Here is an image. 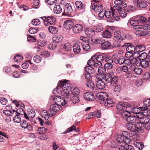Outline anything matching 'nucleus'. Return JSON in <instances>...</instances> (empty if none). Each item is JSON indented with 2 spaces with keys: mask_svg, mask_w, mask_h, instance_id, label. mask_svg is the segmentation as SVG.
<instances>
[{
  "mask_svg": "<svg viewBox=\"0 0 150 150\" xmlns=\"http://www.w3.org/2000/svg\"><path fill=\"white\" fill-rule=\"evenodd\" d=\"M53 11L54 13L59 14L62 11V8L59 4H56L53 8Z\"/></svg>",
  "mask_w": 150,
  "mask_h": 150,
  "instance_id": "27",
  "label": "nucleus"
},
{
  "mask_svg": "<svg viewBox=\"0 0 150 150\" xmlns=\"http://www.w3.org/2000/svg\"><path fill=\"white\" fill-rule=\"evenodd\" d=\"M148 120V121H149V118L147 117H142L140 119H137V120H138L139 122L140 123H141L142 125L144 124L146 122V120Z\"/></svg>",
  "mask_w": 150,
  "mask_h": 150,
  "instance_id": "60",
  "label": "nucleus"
},
{
  "mask_svg": "<svg viewBox=\"0 0 150 150\" xmlns=\"http://www.w3.org/2000/svg\"><path fill=\"white\" fill-rule=\"evenodd\" d=\"M73 49L74 52L76 54H79L81 52L80 47L77 43H75L74 45Z\"/></svg>",
  "mask_w": 150,
  "mask_h": 150,
  "instance_id": "32",
  "label": "nucleus"
},
{
  "mask_svg": "<svg viewBox=\"0 0 150 150\" xmlns=\"http://www.w3.org/2000/svg\"><path fill=\"white\" fill-rule=\"evenodd\" d=\"M49 32L52 34H55L58 32V29L57 28L52 26H50L48 28Z\"/></svg>",
  "mask_w": 150,
  "mask_h": 150,
  "instance_id": "39",
  "label": "nucleus"
},
{
  "mask_svg": "<svg viewBox=\"0 0 150 150\" xmlns=\"http://www.w3.org/2000/svg\"><path fill=\"white\" fill-rule=\"evenodd\" d=\"M127 6L126 4L123 2L120 6H114L113 7V9L114 10H116V12H117L118 10H124L123 8H125Z\"/></svg>",
  "mask_w": 150,
  "mask_h": 150,
  "instance_id": "33",
  "label": "nucleus"
},
{
  "mask_svg": "<svg viewBox=\"0 0 150 150\" xmlns=\"http://www.w3.org/2000/svg\"><path fill=\"white\" fill-rule=\"evenodd\" d=\"M118 13H119L120 16L122 18L125 17L127 15V13L125 12V11L123 10H118Z\"/></svg>",
  "mask_w": 150,
  "mask_h": 150,
  "instance_id": "58",
  "label": "nucleus"
},
{
  "mask_svg": "<svg viewBox=\"0 0 150 150\" xmlns=\"http://www.w3.org/2000/svg\"><path fill=\"white\" fill-rule=\"evenodd\" d=\"M111 10L112 11V16L116 21H118L120 19V17L118 15H117L115 13V12L116 11V10H113V8H111Z\"/></svg>",
  "mask_w": 150,
  "mask_h": 150,
  "instance_id": "52",
  "label": "nucleus"
},
{
  "mask_svg": "<svg viewBox=\"0 0 150 150\" xmlns=\"http://www.w3.org/2000/svg\"><path fill=\"white\" fill-rule=\"evenodd\" d=\"M110 57L107 53H103L101 54H96L93 56L88 62L89 66L98 68L103 65L102 63H104Z\"/></svg>",
  "mask_w": 150,
  "mask_h": 150,
  "instance_id": "2",
  "label": "nucleus"
},
{
  "mask_svg": "<svg viewBox=\"0 0 150 150\" xmlns=\"http://www.w3.org/2000/svg\"><path fill=\"white\" fill-rule=\"evenodd\" d=\"M76 8L77 10L80 11L81 12H83L85 10V5L80 1H78L75 3Z\"/></svg>",
  "mask_w": 150,
  "mask_h": 150,
  "instance_id": "18",
  "label": "nucleus"
},
{
  "mask_svg": "<svg viewBox=\"0 0 150 150\" xmlns=\"http://www.w3.org/2000/svg\"><path fill=\"white\" fill-rule=\"evenodd\" d=\"M95 31L96 32L99 33L102 31L103 28L102 25L99 24L95 27Z\"/></svg>",
  "mask_w": 150,
  "mask_h": 150,
  "instance_id": "49",
  "label": "nucleus"
},
{
  "mask_svg": "<svg viewBox=\"0 0 150 150\" xmlns=\"http://www.w3.org/2000/svg\"><path fill=\"white\" fill-rule=\"evenodd\" d=\"M73 9L70 3H67L65 5L64 12L62 13L63 16H69L72 12Z\"/></svg>",
  "mask_w": 150,
  "mask_h": 150,
  "instance_id": "11",
  "label": "nucleus"
},
{
  "mask_svg": "<svg viewBox=\"0 0 150 150\" xmlns=\"http://www.w3.org/2000/svg\"><path fill=\"white\" fill-rule=\"evenodd\" d=\"M149 53L148 54V55L145 52H143L140 54L139 53H137V55L139 56H137L139 58L140 60L141 61L142 60H146V59L150 57V54Z\"/></svg>",
  "mask_w": 150,
  "mask_h": 150,
  "instance_id": "25",
  "label": "nucleus"
},
{
  "mask_svg": "<svg viewBox=\"0 0 150 150\" xmlns=\"http://www.w3.org/2000/svg\"><path fill=\"white\" fill-rule=\"evenodd\" d=\"M94 33V31L91 28H88L85 30V34L88 37H90L93 35Z\"/></svg>",
  "mask_w": 150,
  "mask_h": 150,
  "instance_id": "30",
  "label": "nucleus"
},
{
  "mask_svg": "<svg viewBox=\"0 0 150 150\" xmlns=\"http://www.w3.org/2000/svg\"><path fill=\"white\" fill-rule=\"evenodd\" d=\"M147 21V19L144 16H141L139 18V19L138 20V22L139 23H145V22H146Z\"/></svg>",
  "mask_w": 150,
  "mask_h": 150,
  "instance_id": "59",
  "label": "nucleus"
},
{
  "mask_svg": "<svg viewBox=\"0 0 150 150\" xmlns=\"http://www.w3.org/2000/svg\"><path fill=\"white\" fill-rule=\"evenodd\" d=\"M46 132V129L44 127H39L37 132L40 134H42Z\"/></svg>",
  "mask_w": 150,
  "mask_h": 150,
  "instance_id": "53",
  "label": "nucleus"
},
{
  "mask_svg": "<svg viewBox=\"0 0 150 150\" xmlns=\"http://www.w3.org/2000/svg\"><path fill=\"white\" fill-rule=\"evenodd\" d=\"M141 110L144 112V115L145 116H150V109L147 107H140Z\"/></svg>",
  "mask_w": 150,
  "mask_h": 150,
  "instance_id": "35",
  "label": "nucleus"
},
{
  "mask_svg": "<svg viewBox=\"0 0 150 150\" xmlns=\"http://www.w3.org/2000/svg\"><path fill=\"white\" fill-rule=\"evenodd\" d=\"M62 108L59 104L55 103L52 105L50 107V110L48 111L49 116L50 117L54 115L57 111L61 110Z\"/></svg>",
  "mask_w": 150,
  "mask_h": 150,
  "instance_id": "5",
  "label": "nucleus"
},
{
  "mask_svg": "<svg viewBox=\"0 0 150 150\" xmlns=\"http://www.w3.org/2000/svg\"><path fill=\"white\" fill-rule=\"evenodd\" d=\"M94 3L91 6V9L96 13L99 12L102 9V6L100 4L98 0H92Z\"/></svg>",
  "mask_w": 150,
  "mask_h": 150,
  "instance_id": "8",
  "label": "nucleus"
},
{
  "mask_svg": "<svg viewBox=\"0 0 150 150\" xmlns=\"http://www.w3.org/2000/svg\"><path fill=\"white\" fill-rule=\"evenodd\" d=\"M133 3L135 6L140 8H144L147 6V4L144 1L141 0H134Z\"/></svg>",
  "mask_w": 150,
  "mask_h": 150,
  "instance_id": "10",
  "label": "nucleus"
},
{
  "mask_svg": "<svg viewBox=\"0 0 150 150\" xmlns=\"http://www.w3.org/2000/svg\"><path fill=\"white\" fill-rule=\"evenodd\" d=\"M105 62L106 63L104 64L105 69H110L113 68L112 63L113 62V59L110 56Z\"/></svg>",
  "mask_w": 150,
  "mask_h": 150,
  "instance_id": "12",
  "label": "nucleus"
},
{
  "mask_svg": "<svg viewBox=\"0 0 150 150\" xmlns=\"http://www.w3.org/2000/svg\"><path fill=\"white\" fill-rule=\"evenodd\" d=\"M21 127L24 129H26L29 132L33 130V127L30 123L28 122L25 120H22L21 122Z\"/></svg>",
  "mask_w": 150,
  "mask_h": 150,
  "instance_id": "9",
  "label": "nucleus"
},
{
  "mask_svg": "<svg viewBox=\"0 0 150 150\" xmlns=\"http://www.w3.org/2000/svg\"><path fill=\"white\" fill-rule=\"evenodd\" d=\"M111 45L110 42L106 41L101 44L100 47L102 50H106L109 49Z\"/></svg>",
  "mask_w": 150,
  "mask_h": 150,
  "instance_id": "26",
  "label": "nucleus"
},
{
  "mask_svg": "<svg viewBox=\"0 0 150 150\" xmlns=\"http://www.w3.org/2000/svg\"><path fill=\"white\" fill-rule=\"evenodd\" d=\"M86 84L87 87L88 88L91 89L92 90H94L95 85L91 81H88L86 82Z\"/></svg>",
  "mask_w": 150,
  "mask_h": 150,
  "instance_id": "45",
  "label": "nucleus"
},
{
  "mask_svg": "<svg viewBox=\"0 0 150 150\" xmlns=\"http://www.w3.org/2000/svg\"><path fill=\"white\" fill-rule=\"evenodd\" d=\"M95 80L96 85L98 88L102 90L105 88V84L103 81L98 79L97 77Z\"/></svg>",
  "mask_w": 150,
  "mask_h": 150,
  "instance_id": "15",
  "label": "nucleus"
},
{
  "mask_svg": "<svg viewBox=\"0 0 150 150\" xmlns=\"http://www.w3.org/2000/svg\"><path fill=\"white\" fill-rule=\"evenodd\" d=\"M63 39V37L61 35H55L52 38L53 41L55 43L61 42Z\"/></svg>",
  "mask_w": 150,
  "mask_h": 150,
  "instance_id": "29",
  "label": "nucleus"
},
{
  "mask_svg": "<svg viewBox=\"0 0 150 150\" xmlns=\"http://www.w3.org/2000/svg\"><path fill=\"white\" fill-rule=\"evenodd\" d=\"M97 101L100 104L104 103L105 100V97L101 93H98L97 95Z\"/></svg>",
  "mask_w": 150,
  "mask_h": 150,
  "instance_id": "34",
  "label": "nucleus"
},
{
  "mask_svg": "<svg viewBox=\"0 0 150 150\" xmlns=\"http://www.w3.org/2000/svg\"><path fill=\"white\" fill-rule=\"evenodd\" d=\"M69 98L70 99L73 103H76L79 101V99L78 96H75L74 95H69Z\"/></svg>",
  "mask_w": 150,
  "mask_h": 150,
  "instance_id": "23",
  "label": "nucleus"
},
{
  "mask_svg": "<svg viewBox=\"0 0 150 150\" xmlns=\"http://www.w3.org/2000/svg\"><path fill=\"white\" fill-rule=\"evenodd\" d=\"M72 93L70 95H74L75 96H78L80 93V90L78 88L75 87L73 90L71 91Z\"/></svg>",
  "mask_w": 150,
  "mask_h": 150,
  "instance_id": "47",
  "label": "nucleus"
},
{
  "mask_svg": "<svg viewBox=\"0 0 150 150\" xmlns=\"http://www.w3.org/2000/svg\"><path fill=\"white\" fill-rule=\"evenodd\" d=\"M134 144L135 146L139 150H142L144 147V144L142 143L135 142Z\"/></svg>",
  "mask_w": 150,
  "mask_h": 150,
  "instance_id": "46",
  "label": "nucleus"
},
{
  "mask_svg": "<svg viewBox=\"0 0 150 150\" xmlns=\"http://www.w3.org/2000/svg\"><path fill=\"white\" fill-rule=\"evenodd\" d=\"M124 45L127 47L126 49L127 51L125 54L126 57H127V55H128L129 53L131 54L130 56L133 55L136 57L135 56V54H136V47H135L132 45V44L130 43H125Z\"/></svg>",
  "mask_w": 150,
  "mask_h": 150,
  "instance_id": "6",
  "label": "nucleus"
},
{
  "mask_svg": "<svg viewBox=\"0 0 150 150\" xmlns=\"http://www.w3.org/2000/svg\"><path fill=\"white\" fill-rule=\"evenodd\" d=\"M135 29H143L144 30H150V25L145 23H143L141 25L135 26L134 27Z\"/></svg>",
  "mask_w": 150,
  "mask_h": 150,
  "instance_id": "24",
  "label": "nucleus"
},
{
  "mask_svg": "<svg viewBox=\"0 0 150 150\" xmlns=\"http://www.w3.org/2000/svg\"><path fill=\"white\" fill-rule=\"evenodd\" d=\"M142 124L139 122H137L135 123L134 125L136 129V131H137L139 132L143 129V125H142Z\"/></svg>",
  "mask_w": 150,
  "mask_h": 150,
  "instance_id": "42",
  "label": "nucleus"
},
{
  "mask_svg": "<svg viewBox=\"0 0 150 150\" xmlns=\"http://www.w3.org/2000/svg\"><path fill=\"white\" fill-rule=\"evenodd\" d=\"M23 58L21 55H16L14 58V60L16 62H20L22 60Z\"/></svg>",
  "mask_w": 150,
  "mask_h": 150,
  "instance_id": "54",
  "label": "nucleus"
},
{
  "mask_svg": "<svg viewBox=\"0 0 150 150\" xmlns=\"http://www.w3.org/2000/svg\"><path fill=\"white\" fill-rule=\"evenodd\" d=\"M127 60H126L125 57L122 56L119 57V59L117 60H115V63L116 64H122L124 63L125 64Z\"/></svg>",
  "mask_w": 150,
  "mask_h": 150,
  "instance_id": "36",
  "label": "nucleus"
},
{
  "mask_svg": "<svg viewBox=\"0 0 150 150\" xmlns=\"http://www.w3.org/2000/svg\"><path fill=\"white\" fill-rule=\"evenodd\" d=\"M139 65L143 68H146L148 67H150V57L146 59V60H140Z\"/></svg>",
  "mask_w": 150,
  "mask_h": 150,
  "instance_id": "16",
  "label": "nucleus"
},
{
  "mask_svg": "<svg viewBox=\"0 0 150 150\" xmlns=\"http://www.w3.org/2000/svg\"><path fill=\"white\" fill-rule=\"evenodd\" d=\"M139 22H138V20H132L130 21V23L133 26V28L134 30L138 29H135L134 27V26L137 25H137L139 23Z\"/></svg>",
  "mask_w": 150,
  "mask_h": 150,
  "instance_id": "50",
  "label": "nucleus"
},
{
  "mask_svg": "<svg viewBox=\"0 0 150 150\" xmlns=\"http://www.w3.org/2000/svg\"><path fill=\"white\" fill-rule=\"evenodd\" d=\"M131 70L133 71L134 74L136 75H140L143 72V70L141 68L135 67L134 66H131L130 68Z\"/></svg>",
  "mask_w": 150,
  "mask_h": 150,
  "instance_id": "21",
  "label": "nucleus"
},
{
  "mask_svg": "<svg viewBox=\"0 0 150 150\" xmlns=\"http://www.w3.org/2000/svg\"><path fill=\"white\" fill-rule=\"evenodd\" d=\"M98 74L101 76H103L105 74V70L103 68L100 67H98Z\"/></svg>",
  "mask_w": 150,
  "mask_h": 150,
  "instance_id": "48",
  "label": "nucleus"
},
{
  "mask_svg": "<svg viewBox=\"0 0 150 150\" xmlns=\"http://www.w3.org/2000/svg\"><path fill=\"white\" fill-rule=\"evenodd\" d=\"M122 115L127 122L131 124L134 123L137 120L136 116L132 115L130 113L127 111H123L122 113Z\"/></svg>",
  "mask_w": 150,
  "mask_h": 150,
  "instance_id": "4",
  "label": "nucleus"
},
{
  "mask_svg": "<svg viewBox=\"0 0 150 150\" xmlns=\"http://www.w3.org/2000/svg\"><path fill=\"white\" fill-rule=\"evenodd\" d=\"M14 121L16 123H20L21 122V118L18 115H16L13 118Z\"/></svg>",
  "mask_w": 150,
  "mask_h": 150,
  "instance_id": "57",
  "label": "nucleus"
},
{
  "mask_svg": "<svg viewBox=\"0 0 150 150\" xmlns=\"http://www.w3.org/2000/svg\"><path fill=\"white\" fill-rule=\"evenodd\" d=\"M67 81L65 80L64 81H61L58 83V85L57 88L54 89L53 91L54 93L57 92H59L60 89L62 88V90H60L61 94L63 95L65 98L61 99L60 96H56L53 98V100L55 102V103L59 104V105H62L64 106H67L68 103L67 102L68 101L67 99L69 98V90H70L71 86L70 85L67 83Z\"/></svg>",
  "mask_w": 150,
  "mask_h": 150,
  "instance_id": "1",
  "label": "nucleus"
},
{
  "mask_svg": "<svg viewBox=\"0 0 150 150\" xmlns=\"http://www.w3.org/2000/svg\"><path fill=\"white\" fill-rule=\"evenodd\" d=\"M50 53L48 51L43 50L42 52L40 54V55L45 57H47L50 56Z\"/></svg>",
  "mask_w": 150,
  "mask_h": 150,
  "instance_id": "56",
  "label": "nucleus"
},
{
  "mask_svg": "<svg viewBox=\"0 0 150 150\" xmlns=\"http://www.w3.org/2000/svg\"><path fill=\"white\" fill-rule=\"evenodd\" d=\"M86 72L90 74H93L95 73L94 69L91 67L87 66L85 68Z\"/></svg>",
  "mask_w": 150,
  "mask_h": 150,
  "instance_id": "44",
  "label": "nucleus"
},
{
  "mask_svg": "<svg viewBox=\"0 0 150 150\" xmlns=\"http://www.w3.org/2000/svg\"><path fill=\"white\" fill-rule=\"evenodd\" d=\"M74 24L73 21L70 20H68L65 21L64 23V28L67 30H69L72 28Z\"/></svg>",
  "mask_w": 150,
  "mask_h": 150,
  "instance_id": "19",
  "label": "nucleus"
},
{
  "mask_svg": "<svg viewBox=\"0 0 150 150\" xmlns=\"http://www.w3.org/2000/svg\"><path fill=\"white\" fill-rule=\"evenodd\" d=\"M44 23V25L48 26L49 24L54 25L56 23L55 18L53 16H43L41 17Z\"/></svg>",
  "mask_w": 150,
  "mask_h": 150,
  "instance_id": "7",
  "label": "nucleus"
},
{
  "mask_svg": "<svg viewBox=\"0 0 150 150\" xmlns=\"http://www.w3.org/2000/svg\"><path fill=\"white\" fill-rule=\"evenodd\" d=\"M146 49V47L144 45H137L136 46V53H139L142 52Z\"/></svg>",
  "mask_w": 150,
  "mask_h": 150,
  "instance_id": "28",
  "label": "nucleus"
},
{
  "mask_svg": "<svg viewBox=\"0 0 150 150\" xmlns=\"http://www.w3.org/2000/svg\"><path fill=\"white\" fill-rule=\"evenodd\" d=\"M56 43L53 42L50 43L48 46V48L51 50H53L56 47Z\"/></svg>",
  "mask_w": 150,
  "mask_h": 150,
  "instance_id": "55",
  "label": "nucleus"
},
{
  "mask_svg": "<svg viewBox=\"0 0 150 150\" xmlns=\"http://www.w3.org/2000/svg\"><path fill=\"white\" fill-rule=\"evenodd\" d=\"M143 127L146 130H149L150 129V123L146 121V122L143 125Z\"/></svg>",
  "mask_w": 150,
  "mask_h": 150,
  "instance_id": "64",
  "label": "nucleus"
},
{
  "mask_svg": "<svg viewBox=\"0 0 150 150\" xmlns=\"http://www.w3.org/2000/svg\"><path fill=\"white\" fill-rule=\"evenodd\" d=\"M28 113V116L31 118L34 117L35 115V111L33 110H31Z\"/></svg>",
  "mask_w": 150,
  "mask_h": 150,
  "instance_id": "61",
  "label": "nucleus"
},
{
  "mask_svg": "<svg viewBox=\"0 0 150 150\" xmlns=\"http://www.w3.org/2000/svg\"><path fill=\"white\" fill-rule=\"evenodd\" d=\"M142 29L139 28L138 29L135 30L134 33L139 36H147L148 33H147V31L146 30H141Z\"/></svg>",
  "mask_w": 150,
  "mask_h": 150,
  "instance_id": "20",
  "label": "nucleus"
},
{
  "mask_svg": "<svg viewBox=\"0 0 150 150\" xmlns=\"http://www.w3.org/2000/svg\"><path fill=\"white\" fill-rule=\"evenodd\" d=\"M31 23L33 25H38L40 23V21L38 19H35L33 20Z\"/></svg>",
  "mask_w": 150,
  "mask_h": 150,
  "instance_id": "63",
  "label": "nucleus"
},
{
  "mask_svg": "<svg viewBox=\"0 0 150 150\" xmlns=\"http://www.w3.org/2000/svg\"><path fill=\"white\" fill-rule=\"evenodd\" d=\"M84 98L86 100L93 101L94 100L95 98L94 94L90 92H87L84 94Z\"/></svg>",
  "mask_w": 150,
  "mask_h": 150,
  "instance_id": "14",
  "label": "nucleus"
},
{
  "mask_svg": "<svg viewBox=\"0 0 150 150\" xmlns=\"http://www.w3.org/2000/svg\"><path fill=\"white\" fill-rule=\"evenodd\" d=\"M126 127L129 130L133 132H136V129L134 125L131 123H127L126 124Z\"/></svg>",
  "mask_w": 150,
  "mask_h": 150,
  "instance_id": "41",
  "label": "nucleus"
},
{
  "mask_svg": "<svg viewBox=\"0 0 150 150\" xmlns=\"http://www.w3.org/2000/svg\"><path fill=\"white\" fill-rule=\"evenodd\" d=\"M111 12L110 11H107L105 12V17L108 19L107 21L108 22H113V20L111 17Z\"/></svg>",
  "mask_w": 150,
  "mask_h": 150,
  "instance_id": "40",
  "label": "nucleus"
},
{
  "mask_svg": "<svg viewBox=\"0 0 150 150\" xmlns=\"http://www.w3.org/2000/svg\"><path fill=\"white\" fill-rule=\"evenodd\" d=\"M114 103L111 99H107L105 103V106L108 108L111 107L114 105Z\"/></svg>",
  "mask_w": 150,
  "mask_h": 150,
  "instance_id": "38",
  "label": "nucleus"
},
{
  "mask_svg": "<svg viewBox=\"0 0 150 150\" xmlns=\"http://www.w3.org/2000/svg\"><path fill=\"white\" fill-rule=\"evenodd\" d=\"M83 50L86 51H88L90 50V46L89 43L82 42L81 43Z\"/></svg>",
  "mask_w": 150,
  "mask_h": 150,
  "instance_id": "43",
  "label": "nucleus"
},
{
  "mask_svg": "<svg viewBox=\"0 0 150 150\" xmlns=\"http://www.w3.org/2000/svg\"><path fill=\"white\" fill-rule=\"evenodd\" d=\"M140 60L137 56L136 57L133 58L132 60V63L133 64H135L136 65L139 64Z\"/></svg>",
  "mask_w": 150,
  "mask_h": 150,
  "instance_id": "62",
  "label": "nucleus"
},
{
  "mask_svg": "<svg viewBox=\"0 0 150 150\" xmlns=\"http://www.w3.org/2000/svg\"><path fill=\"white\" fill-rule=\"evenodd\" d=\"M62 48L65 52H69L71 50V45L69 43L67 42L64 44Z\"/></svg>",
  "mask_w": 150,
  "mask_h": 150,
  "instance_id": "31",
  "label": "nucleus"
},
{
  "mask_svg": "<svg viewBox=\"0 0 150 150\" xmlns=\"http://www.w3.org/2000/svg\"><path fill=\"white\" fill-rule=\"evenodd\" d=\"M83 29L82 25L79 24H77L74 25L72 28L73 33L77 34L81 32Z\"/></svg>",
  "mask_w": 150,
  "mask_h": 150,
  "instance_id": "17",
  "label": "nucleus"
},
{
  "mask_svg": "<svg viewBox=\"0 0 150 150\" xmlns=\"http://www.w3.org/2000/svg\"><path fill=\"white\" fill-rule=\"evenodd\" d=\"M114 36L118 40H120L121 41L125 39V33L120 31H115L114 33Z\"/></svg>",
  "mask_w": 150,
  "mask_h": 150,
  "instance_id": "13",
  "label": "nucleus"
},
{
  "mask_svg": "<svg viewBox=\"0 0 150 150\" xmlns=\"http://www.w3.org/2000/svg\"><path fill=\"white\" fill-rule=\"evenodd\" d=\"M117 142L119 143H121L122 142H124V137L122 136V134H118L117 135Z\"/></svg>",
  "mask_w": 150,
  "mask_h": 150,
  "instance_id": "51",
  "label": "nucleus"
},
{
  "mask_svg": "<svg viewBox=\"0 0 150 150\" xmlns=\"http://www.w3.org/2000/svg\"><path fill=\"white\" fill-rule=\"evenodd\" d=\"M112 34L110 31L108 30H106L103 32L102 34V36L104 38H110L111 37Z\"/></svg>",
  "mask_w": 150,
  "mask_h": 150,
  "instance_id": "37",
  "label": "nucleus"
},
{
  "mask_svg": "<svg viewBox=\"0 0 150 150\" xmlns=\"http://www.w3.org/2000/svg\"><path fill=\"white\" fill-rule=\"evenodd\" d=\"M114 72L112 70L109 71L105 74L104 80L106 83H110L113 86L117 84L118 82V77L114 75Z\"/></svg>",
  "mask_w": 150,
  "mask_h": 150,
  "instance_id": "3",
  "label": "nucleus"
},
{
  "mask_svg": "<svg viewBox=\"0 0 150 150\" xmlns=\"http://www.w3.org/2000/svg\"><path fill=\"white\" fill-rule=\"evenodd\" d=\"M126 106V103L123 102H118L116 105V108L119 110H124Z\"/></svg>",
  "mask_w": 150,
  "mask_h": 150,
  "instance_id": "22",
  "label": "nucleus"
}]
</instances>
